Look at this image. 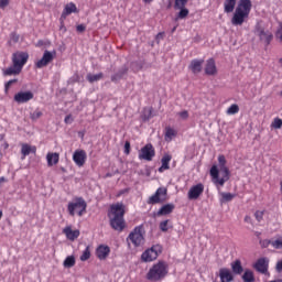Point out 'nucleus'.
Instances as JSON below:
<instances>
[{
	"label": "nucleus",
	"instance_id": "nucleus-1",
	"mask_svg": "<svg viewBox=\"0 0 282 282\" xmlns=\"http://www.w3.org/2000/svg\"><path fill=\"white\" fill-rule=\"evenodd\" d=\"M124 213L123 203H117L110 206V210L108 212V219L112 230H117L118 232H122V230H124L127 226L124 223Z\"/></svg>",
	"mask_w": 282,
	"mask_h": 282
},
{
	"label": "nucleus",
	"instance_id": "nucleus-2",
	"mask_svg": "<svg viewBox=\"0 0 282 282\" xmlns=\"http://www.w3.org/2000/svg\"><path fill=\"white\" fill-rule=\"evenodd\" d=\"M218 164L220 173H223V177H219V169L217 165H213L210 167L209 175L215 186H224V184L230 180V170L226 166V156L224 154L218 156Z\"/></svg>",
	"mask_w": 282,
	"mask_h": 282
},
{
	"label": "nucleus",
	"instance_id": "nucleus-3",
	"mask_svg": "<svg viewBox=\"0 0 282 282\" xmlns=\"http://www.w3.org/2000/svg\"><path fill=\"white\" fill-rule=\"evenodd\" d=\"M30 54L28 52L18 51L12 54V66L2 69L3 76H19L23 72V67L28 63Z\"/></svg>",
	"mask_w": 282,
	"mask_h": 282
},
{
	"label": "nucleus",
	"instance_id": "nucleus-4",
	"mask_svg": "<svg viewBox=\"0 0 282 282\" xmlns=\"http://www.w3.org/2000/svg\"><path fill=\"white\" fill-rule=\"evenodd\" d=\"M252 12V1L239 0L231 18V24L235 26L243 25L250 19Z\"/></svg>",
	"mask_w": 282,
	"mask_h": 282
},
{
	"label": "nucleus",
	"instance_id": "nucleus-5",
	"mask_svg": "<svg viewBox=\"0 0 282 282\" xmlns=\"http://www.w3.org/2000/svg\"><path fill=\"white\" fill-rule=\"evenodd\" d=\"M169 276V263L160 260L154 263L145 273V279L149 282H162Z\"/></svg>",
	"mask_w": 282,
	"mask_h": 282
},
{
	"label": "nucleus",
	"instance_id": "nucleus-6",
	"mask_svg": "<svg viewBox=\"0 0 282 282\" xmlns=\"http://www.w3.org/2000/svg\"><path fill=\"white\" fill-rule=\"evenodd\" d=\"M145 235H147V231L144 230V225H139L134 227L126 238L128 248H131V246L132 248H141V246L145 241L144 239Z\"/></svg>",
	"mask_w": 282,
	"mask_h": 282
},
{
	"label": "nucleus",
	"instance_id": "nucleus-7",
	"mask_svg": "<svg viewBox=\"0 0 282 282\" xmlns=\"http://www.w3.org/2000/svg\"><path fill=\"white\" fill-rule=\"evenodd\" d=\"M67 210L70 217H75L76 215L83 217L87 213V202L83 197H76L68 203Z\"/></svg>",
	"mask_w": 282,
	"mask_h": 282
},
{
	"label": "nucleus",
	"instance_id": "nucleus-8",
	"mask_svg": "<svg viewBox=\"0 0 282 282\" xmlns=\"http://www.w3.org/2000/svg\"><path fill=\"white\" fill-rule=\"evenodd\" d=\"M162 254V246L153 245L151 248L147 249L141 254V261L143 263H151Z\"/></svg>",
	"mask_w": 282,
	"mask_h": 282
},
{
	"label": "nucleus",
	"instance_id": "nucleus-9",
	"mask_svg": "<svg viewBox=\"0 0 282 282\" xmlns=\"http://www.w3.org/2000/svg\"><path fill=\"white\" fill-rule=\"evenodd\" d=\"M187 3L188 0H174V10H180V12L176 14L175 21H180L188 17L191 11L186 9Z\"/></svg>",
	"mask_w": 282,
	"mask_h": 282
},
{
	"label": "nucleus",
	"instance_id": "nucleus-10",
	"mask_svg": "<svg viewBox=\"0 0 282 282\" xmlns=\"http://www.w3.org/2000/svg\"><path fill=\"white\" fill-rule=\"evenodd\" d=\"M167 189L166 187H159L156 192L149 197L148 204H162V202H166V195H167Z\"/></svg>",
	"mask_w": 282,
	"mask_h": 282
},
{
	"label": "nucleus",
	"instance_id": "nucleus-11",
	"mask_svg": "<svg viewBox=\"0 0 282 282\" xmlns=\"http://www.w3.org/2000/svg\"><path fill=\"white\" fill-rule=\"evenodd\" d=\"M254 33L259 36L262 43H265V45H270V43H272V39H274L272 32L265 31V29L259 24L256 25Z\"/></svg>",
	"mask_w": 282,
	"mask_h": 282
},
{
	"label": "nucleus",
	"instance_id": "nucleus-12",
	"mask_svg": "<svg viewBox=\"0 0 282 282\" xmlns=\"http://www.w3.org/2000/svg\"><path fill=\"white\" fill-rule=\"evenodd\" d=\"M153 158H155V149L153 148V144L148 143L141 149L139 153V160L151 162Z\"/></svg>",
	"mask_w": 282,
	"mask_h": 282
},
{
	"label": "nucleus",
	"instance_id": "nucleus-13",
	"mask_svg": "<svg viewBox=\"0 0 282 282\" xmlns=\"http://www.w3.org/2000/svg\"><path fill=\"white\" fill-rule=\"evenodd\" d=\"M56 56V51L50 52L45 51L42 58L35 63V67L37 69H42V67H47L52 61H54Z\"/></svg>",
	"mask_w": 282,
	"mask_h": 282
},
{
	"label": "nucleus",
	"instance_id": "nucleus-14",
	"mask_svg": "<svg viewBox=\"0 0 282 282\" xmlns=\"http://www.w3.org/2000/svg\"><path fill=\"white\" fill-rule=\"evenodd\" d=\"M34 99V93L28 91H20L17 93L13 97V100L18 102V105H24L25 102H30V100Z\"/></svg>",
	"mask_w": 282,
	"mask_h": 282
},
{
	"label": "nucleus",
	"instance_id": "nucleus-15",
	"mask_svg": "<svg viewBox=\"0 0 282 282\" xmlns=\"http://www.w3.org/2000/svg\"><path fill=\"white\" fill-rule=\"evenodd\" d=\"M270 265V259L263 257L256 261L253 268L260 274H268V268Z\"/></svg>",
	"mask_w": 282,
	"mask_h": 282
},
{
	"label": "nucleus",
	"instance_id": "nucleus-16",
	"mask_svg": "<svg viewBox=\"0 0 282 282\" xmlns=\"http://www.w3.org/2000/svg\"><path fill=\"white\" fill-rule=\"evenodd\" d=\"M202 195H204V184L202 183L193 185L187 193L188 199H199Z\"/></svg>",
	"mask_w": 282,
	"mask_h": 282
},
{
	"label": "nucleus",
	"instance_id": "nucleus-17",
	"mask_svg": "<svg viewBox=\"0 0 282 282\" xmlns=\"http://www.w3.org/2000/svg\"><path fill=\"white\" fill-rule=\"evenodd\" d=\"M73 161L76 166H85V162H87V152H85V150H76L73 154Z\"/></svg>",
	"mask_w": 282,
	"mask_h": 282
},
{
	"label": "nucleus",
	"instance_id": "nucleus-18",
	"mask_svg": "<svg viewBox=\"0 0 282 282\" xmlns=\"http://www.w3.org/2000/svg\"><path fill=\"white\" fill-rule=\"evenodd\" d=\"M219 279L220 282H232L235 281V275H232V271L228 268L219 269Z\"/></svg>",
	"mask_w": 282,
	"mask_h": 282
},
{
	"label": "nucleus",
	"instance_id": "nucleus-19",
	"mask_svg": "<svg viewBox=\"0 0 282 282\" xmlns=\"http://www.w3.org/2000/svg\"><path fill=\"white\" fill-rule=\"evenodd\" d=\"M205 74H206V76H216V74H217V64H215L214 58H209V59L206 61Z\"/></svg>",
	"mask_w": 282,
	"mask_h": 282
},
{
	"label": "nucleus",
	"instance_id": "nucleus-20",
	"mask_svg": "<svg viewBox=\"0 0 282 282\" xmlns=\"http://www.w3.org/2000/svg\"><path fill=\"white\" fill-rule=\"evenodd\" d=\"M61 160V154L58 152H48L46 154L47 166H56Z\"/></svg>",
	"mask_w": 282,
	"mask_h": 282
},
{
	"label": "nucleus",
	"instance_id": "nucleus-21",
	"mask_svg": "<svg viewBox=\"0 0 282 282\" xmlns=\"http://www.w3.org/2000/svg\"><path fill=\"white\" fill-rule=\"evenodd\" d=\"M30 153H36V147L35 145H30L28 143H22L21 145V160H25Z\"/></svg>",
	"mask_w": 282,
	"mask_h": 282
},
{
	"label": "nucleus",
	"instance_id": "nucleus-22",
	"mask_svg": "<svg viewBox=\"0 0 282 282\" xmlns=\"http://www.w3.org/2000/svg\"><path fill=\"white\" fill-rule=\"evenodd\" d=\"M175 210V205L174 204H165L163 205L156 213L158 217H164L166 215H171Z\"/></svg>",
	"mask_w": 282,
	"mask_h": 282
},
{
	"label": "nucleus",
	"instance_id": "nucleus-23",
	"mask_svg": "<svg viewBox=\"0 0 282 282\" xmlns=\"http://www.w3.org/2000/svg\"><path fill=\"white\" fill-rule=\"evenodd\" d=\"M63 234L69 239V241H75V239H78L80 237L79 230H72V227L67 226L63 229Z\"/></svg>",
	"mask_w": 282,
	"mask_h": 282
},
{
	"label": "nucleus",
	"instance_id": "nucleus-24",
	"mask_svg": "<svg viewBox=\"0 0 282 282\" xmlns=\"http://www.w3.org/2000/svg\"><path fill=\"white\" fill-rule=\"evenodd\" d=\"M203 65L204 59H193L188 66V69H191L192 74H199Z\"/></svg>",
	"mask_w": 282,
	"mask_h": 282
},
{
	"label": "nucleus",
	"instance_id": "nucleus-25",
	"mask_svg": "<svg viewBox=\"0 0 282 282\" xmlns=\"http://www.w3.org/2000/svg\"><path fill=\"white\" fill-rule=\"evenodd\" d=\"M171 160H173V156L171 154H164L162 160H161V167H159V173H164V171H169L171 166Z\"/></svg>",
	"mask_w": 282,
	"mask_h": 282
},
{
	"label": "nucleus",
	"instance_id": "nucleus-26",
	"mask_svg": "<svg viewBox=\"0 0 282 282\" xmlns=\"http://www.w3.org/2000/svg\"><path fill=\"white\" fill-rule=\"evenodd\" d=\"M74 12H78L76 4L74 2L67 3L62 12V19H67Z\"/></svg>",
	"mask_w": 282,
	"mask_h": 282
},
{
	"label": "nucleus",
	"instance_id": "nucleus-27",
	"mask_svg": "<svg viewBox=\"0 0 282 282\" xmlns=\"http://www.w3.org/2000/svg\"><path fill=\"white\" fill-rule=\"evenodd\" d=\"M109 252H111V249H109L108 246H99L96 250L97 258L100 259V261H104V259H107L109 257Z\"/></svg>",
	"mask_w": 282,
	"mask_h": 282
},
{
	"label": "nucleus",
	"instance_id": "nucleus-28",
	"mask_svg": "<svg viewBox=\"0 0 282 282\" xmlns=\"http://www.w3.org/2000/svg\"><path fill=\"white\" fill-rule=\"evenodd\" d=\"M236 7H237V0H225L224 12H226V14H230V12H235Z\"/></svg>",
	"mask_w": 282,
	"mask_h": 282
},
{
	"label": "nucleus",
	"instance_id": "nucleus-29",
	"mask_svg": "<svg viewBox=\"0 0 282 282\" xmlns=\"http://www.w3.org/2000/svg\"><path fill=\"white\" fill-rule=\"evenodd\" d=\"M177 137V130L171 128V127H166L165 128V142H172L173 138Z\"/></svg>",
	"mask_w": 282,
	"mask_h": 282
},
{
	"label": "nucleus",
	"instance_id": "nucleus-30",
	"mask_svg": "<svg viewBox=\"0 0 282 282\" xmlns=\"http://www.w3.org/2000/svg\"><path fill=\"white\" fill-rule=\"evenodd\" d=\"M231 270L235 274H241L243 272V267L241 265V260H236L231 263Z\"/></svg>",
	"mask_w": 282,
	"mask_h": 282
},
{
	"label": "nucleus",
	"instance_id": "nucleus-31",
	"mask_svg": "<svg viewBox=\"0 0 282 282\" xmlns=\"http://www.w3.org/2000/svg\"><path fill=\"white\" fill-rule=\"evenodd\" d=\"M88 83H98V80H102V78H105V75L102 73L93 75V74H88L86 76Z\"/></svg>",
	"mask_w": 282,
	"mask_h": 282
},
{
	"label": "nucleus",
	"instance_id": "nucleus-32",
	"mask_svg": "<svg viewBox=\"0 0 282 282\" xmlns=\"http://www.w3.org/2000/svg\"><path fill=\"white\" fill-rule=\"evenodd\" d=\"M242 281L243 282H254V272L251 270H246L242 274Z\"/></svg>",
	"mask_w": 282,
	"mask_h": 282
},
{
	"label": "nucleus",
	"instance_id": "nucleus-33",
	"mask_svg": "<svg viewBox=\"0 0 282 282\" xmlns=\"http://www.w3.org/2000/svg\"><path fill=\"white\" fill-rule=\"evenodd\" d=\"M64 268H74L76 265V258L68 256L63 263Z\"/></svg>",
	"mask_w": 282,
	"mask_h": 282
},
{
	"label": "nucleus",
	"instance_id": "nucleus-34",
	"mask_svg": "<svg viewBox=\"0 0 282 282\" xmlns=\"http://www.w3.org/2000/svg\"><path fill=\"white\" fill-rule=\"evenodd\" d=\"M220 196H221V198H220L221 204H224L226 202H232V198L236 197L235 194L226 193V192H221Z\"/></svg>",
	"mask_w": 282,
	"mask_h": 282
},
{
	"label": "nucleus",
	"instance_id": "nucleus-35",
	"mask_svg": "<svg viewBox=\"0 0 282 282\" xmlns=\"http://www.w3.org/2000/svg\"><path fill=\"white\" fill-rule=\"evenodd\" d=\"M124 74H127V68L119 70L118 73H116L115 75L111 76V82L112 83H118V80L122 79V76H124Z\"/></svg>",
	"mask_w": 282,
	"mask_h": 282
},
{
	"label": "nucleus",
	"instance_id": "nucleus-36",
	"mask_svg": "<svg viewBox=\"0 0 282 282\" xmlns=\"http://www.w3.org/2000/svg\"><path fill=\"white\" fill-rule=\"evenodd\" d=\"M236 113H239V105L232 104V105L227 109V115H228V116H235Z\"/></svg>",
	"mask_w": 282,
	"mask_h": 282
},
{
	"label": "nucleus",
	"instance_id": "nucleus-37",
	"mask_svg": "<svg viewBox=\"0 0 282 282\" xmlns=\"http://www.w3.org/2000/svg\"><path fill=\"white\" fill-rule=\"evenodd\" d=\"M89 259H91V251L89 250V247H86L80 256V261H89Z\"/></svg>",
	"mask_w": 282,
	"mask_h": 282
},
{
	"label": "nucleus",
	"instance_id": "nucleus-38",
	"mask_svg": "<svg viewBox=\"0 0 282 282\" xmlns=\"http://www.w3.org/2000/svg\"><path fill=\"white\" fill-rule=\"evenodd\" d=\"M272 248L275 250H282V236H280L278 239L271 241Z\"/></svg>",
	"mask_w": 282,
	"mask_h": 282
},
{
	"label": "nucleus",
	"instance_id": "nucleus-39",
	"mask_svg": "<svg viewBox=\"0 0 282 282\" xmlns=\"http://www.w3.org/2000/svg\"><path fill=\"white\" fill-rule=\"evenodd\" d=\"M271 128L272 129H281L282 128V119L279 117L274 118L271 123Z\"/></svg>",
	"mask_w": 282,
	"mask_h": 282
},
{
	"label": "nucleus",
	"instance_id": "nucleus-40",
	"mask_svg": "<svg viewBox=\"0 0 282 282\" xmlns=\"http://www.w3.org/2000/svg\"><path fill=\"white\" fill-rule=\"evenodd\" d=\"M169 221L171 220L166 219L160 223L159 228L161 232H169Z\"/></svg>",
	"mask_w": 282,
	"mask_h": 282
},
{
	"label": "nucleus",
	"instance_id": "nucleus-41",
	"mask_svg": "<svg viewBox=\"0 0 282 282\" xmlns=\"http://www.w3.org/2000/svg\"><path fill=\"white\" fill-rule=\"evenodd\" d=\"M17 83H19V79H17V78L7 82L4 84V91H6V94H8V91H10V88L12 87V85H14Z\"/></svg>",
	"mask_w": 282,
	"mask_h": 282
},
{
	"label": "nucleus",
	"instance_id": "nucleus-42",
	"mask_svg": "<svg viewBox=\"0 0 282 282\" xmlns=\"http://www.w3.org/2000/svg\"><path fill=\"white\" fill-rule=\"evenodd\" d=\"M263 215H265V210H257L254 213V217H256L257 221H259V223L263 221Z\"/></svg>",
	"mask_w": 282,
	"mask_h": 282
},
{
	"label": "nucleus",
	"instance_id": "nucleus-43",
	"mask_svg": "<svg viewBox=\"0 0 282 282\" xmlns=\"http://www.w3.org/2000/svg\"><path fill=\"white\" fill-rule=\"evenodd\" d=\"M43 116V112L36 109L34 112L31 113V120H39Z\"/></svg>",
	"mask_w": 282,
	"mask_h": 282
},
{
	"label": "nucleus",
	"instance_id": "nucleus-44",
	"mask_svg": "<svg viewBox=\"0 0 282 282\" xmlns=\"http://www.w3.org/2000/svg\"><path fill=\"white\" fill-rule=\"evenodd\" d=\"M260 246L261 248H268L269 246H272V241L268 239L260 240Z\"/></svg>",
	"mask_w": 282,
	"mask_h": 282
},
{
	"label": "nucleus",
	"instance_id": "nucleus-45",
	"mask_svg": "<svg viewBox=\"0 0 282 282\" xmlns=\"http://www.w3.org/2000/svg\"><path fill=\"white\" fill-rule=\"evenodd\" d=\"M124 153L126 155H129V153H131V142L126 141L124 143Z\"/></svg>",
	"mask_w": 282,
	"mask_h": 282
},
{
	"label": "nucleus",
	"instance_id": "nucleus-46",
	"mask_svg": "<svg viewBox=\"0 0 282 282\" xmlns=\"http://www.w3.org/2000/svg\"><path fill=\"white\" fill-rule=\"evenodd\" d=\"M180 118H182V120H188V110H183L181 112H178Z\"/></svg>",
	"mask_w": 282,
	"mask_h": 282
},
{
	"label": "nucleus",
	"instance_id": "nucleus-47",
	"mask_svg": "<svg viewBox=\"0 0 282 282\" xmlns=\"http://www.w3.org/2000/svg\"><path fill=\"white\" fill-rule=\"evenodd\" d=\"M77 32H85L87 30V26L85 24H79L76 26Z\"/></svg>",
	"mask_w": 282,
	"mask_h": 282
},
{
	"label": "nucleus",
	"instance_id": "nucleus-48",
	"mask_svg": "<svg viewBox=\"0 0 282 282\" xmlns=\"http://www.w3.org/2000/svg\"><path fill=\"white\" fill-rule=\"evenodd\" d=\"M19 39H20L19 34H17V33H11V41H12L13 43H19Z\"/></svg>",
	"mask_w": 282,
	"mask_h": 282
},
{
	"label": "nucleus",
	"instance_id": "nucleus-49",
	"mask_svg": "<svg viewBox=\"0 0 282 282\" xmlns=\"http://www.w3.org/2000/svg\"><path fill=\"white\" fill-rule=\"evenodd\" d=\"M65 124H72L74 122V119H72V115H68L64 119Z\"/></svg>",
	"mask_w": 282,
	"mask_h": 282
},
{
	"label": "nucleus",
	"instance_id": "nucleus-50",
	"mask_svg": "<svg viewBox=\"0 0 282 282\" xmlns=\"http://www.w3.org/2000/svg\"><path fill=\"white\" fill-rule=\"evenodd\" d=\"M7 6H10V0H0V8H7Z\"/></svg>",
	"mask_w": 282,
	"mask_h": 282
},
{
	"label": "nucleus",
	"instance_id": "nucleus-51",
	"mask_svg": "<svg viewBox=\"0 0 282 282\" xmlns=\"http://www.w3.org/2000/svg\"><path fill=\"white\" fill-rule=\"evenodd\" d=\"M275 270L276 272H282V259L276 262Z\"/></svg>",
	"mask_w": 282,
	"mask_h": 282
},
{
	"label": "nucleus",
	"instance_id": "nucleus-52",
	"mask_svg": "<svg viewBox=\"0 0 282 282\" xmlns=\"http://www.w3.org/2000/svg\"><path fill=\"white\" fill-rule=\"evenodd\" d=\"M245 221H246L247 224H252V218H251L250 216H246V217H245Z\"/></svg>",
	"mask_w": 282,
	"mask_h": 282
},
{
	"label": "nucleus",
	"instance_id": "nucleus-53",
	"mask_svg": "<svg viewBox=\"0 0 282 282\" xmlns=\"http://www.w3.org/2000/svg\"><path fill=\"white\" fill-rule=\"evenodd\" d=\"M124 193H129L128 189H122L121 192H119V194L117 195V197H120V195H124Z\"/></svg>",
	"mask_w": 282,
	"mask_h": 282
},
{
	"label": "nucleus",
	"instance_id": "nucleus-54",
	"mask_svg": "<svg viewBox=\"0 0 282 282\" xmlns=\"http://www.w3.org/2000/svg\"><path fill=\"white\" fill-rule=\"evenodd\" d=\"M153 0H143L144 3H152Z\"/></svg>",
	"mask_w": 282,
	"mask_h": 282
},
{
	"label": "nucleus",
	"instance_id": "nucleus-55",
	"mask_svg": "<svg viewBox=\"0 0 282 282\" xmlns=\"http://www.w3.org/2000/svg\"><path fill=\"white\" fill-rule=\"evenodd\" d=\"M1 182H6V177H0V184Z\"/></svg>",
	"mask_w": 282,
	"mask_h": 282
},
{
	"label": "nucleus",
	"instance_id": "nucleus-56",
	"mask_svg": "<svg viewBox=\"0 0 282 282\" xmlns=\"http://www.w3.org/2000/svg\"><path fill=\"white\" fill-rule=\"evenodd\" d=\"M2 217H3V212L0 210V219H2Z\"/></svg>",
	"mask_w": 282,
	"mask_h": 282
},
{
	"label": "nucleus",
	"instance_id": "nucleus-57",
	"mask_svg": "<svg viewBox=\"0 0 282 282\" xmlns=\"http://www.w3.org/2000/svg\"><path fill=\"white\" fill-rule=\"evenodd\" d=\"M3 140V134H0V142Z\"/></svg>",
	"mask_w": 282,
	"mask_h": 282
},
{
	"label": "nucleus",
	"instance_id": "nucleus-58",
	"mask_svg": "<svg viewBox=\"0 0 282 282\" xmlns=\"http://www.w3.org/2000/svg\"><path fill=\"white\" fill-rule=\"evenodd\" d=\"M175 30H177V26H174L173 30H172V32H175Z\"/></svg>",
	"mask_w": 282,
	"mask_h": 282
},
{
	"label": "nucleus",
	"instance_id": "nucleus-59",
	"mask_svg": "<svg viewBox=\"0 0 282 282\" xmlns=\"http://www.w3.org/2000/svg\"><path fill=\"white\" fill-rule=\"evenodd\" d=\"M279 63H280V65H281V67H282V58L279 59Z\"/></svg>",
	"mask_w": 282,
	"mask_h": 282
},
{
	"label": "nucleus",
	"instance_id": "nucleus-60",
	"mask_svg": "<svg viewBox=\"0 0 282 282\" xmlns=\"http://www.w3.org/2000/svg\"><path fill=\"white\" fill-rule=\"evenodd\" d=\"M256 235H257V237H259L261 235V232L257 231Z\"/></svg>",
	"mask_w": 282,
	"mask_h": 282
},
{
	"label": "nucleus",
	"instance_id": "nucleus-61",
	"mask_svg": "<svg viewBox=\"0 0 282 282\" xmlns=\"http://www.w3.org/2000/svg\"><path fill=\"white\" fill-rule=\"evenodd\" d=\"M62 171L65 173V167H62Z\"/></svg>",
	"mask_w": 282,
	"mask_h": 282
},
{
	"label": "nucleus",
	"instance_id": "nucleus-62",
	"mask_svg": "<svg viewBox=\"0 0 282 282\" xmlns=\"http://www.w3.org/2000/svg\"><path fill=\"white\" fill-rule=\"evenodd\" d=\"M150 115H151V110H150ZM148 118H151V116H149Z\"/></svg>",
	"mask_w": 282,
	"mask_h": 282
},
{
	"label": "nucleus",
	"instance_id": "nucleus-63",
	"mask_svg": "<svg viewBox=\"0 0 282 282\" xmlns=\"http://www.w3.org/2000/svg\"><path fill=\"white\" fill-rule=\"evenodd\" d=\"M218 188H219V186H221V185H216Z\"/></svg>",
	"mask_w": 282,
	"mask_h": 282
}]
</instances>
